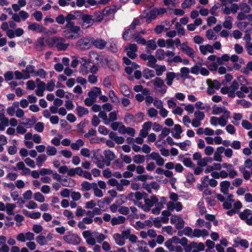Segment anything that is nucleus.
<instances>
[{
	"instance_id": "obj_37",
	"label": "nucleus",
	"mask_w": 252,
	"mask_h": 252,
	"mask_svg": "<svg viewBox=\"0 0 252 252\" xmlns=\"http://www.w3.org/2000/svg\"><path fill=\"white\" fill-rule=\"evenodd\" d=\"M156 74L158 76H161L163 72L166 70L165 66L156 64Z\"/></svg>"
},
{
	"instance_id": "obj_39",
	"label": "nucleus",
	"mask_w": 252,
	"mask_h": 252,
	"mask_svg": "<svg viewBox=\"0 0 252 252\" xmlns=\"http://www.w3.org/2000/svg\"><path fill=\"white\" fill-rule=\"evenodd\" d=\"M175 28L177 30V33L179 35L182 36L184 35L185 34V29L182 27L181 25L178 23L177 22L175 24Z\"/></svg>"
},
{
	"instance_id": "obj_57",
	"label": "nucleus",
	"mask_w": 252,
	"mask_h": 252,
	"mask_svg": "<svg viewBox=\"0 0 252 252\" xmlns=\"http://www.w3.org/2000/svg\"><path fill=\"white\" fill-rule=\"evenodd\" d=\"M55 80L54 79H51L50 81L47 84L46 90L50 92L53 91L55 87Z\"/></svg>"
},
{
	"instance_id": "obj_15",
	"label": "nucleus",
	"mask_w": 252,
	"mask_h": 252,
	"mask_svg": "<svg viewBox=\"0 0 252 252\" xmlns=\"http://www.w3.org/2000/svg\"><path fill=\"white\" fill-rule=\"evenodd\" d=\"M126 218L125 217L120 216L118 217H113L111 220V223L112 225H116L120 224H123L125 222Z\"/></svg>"
},
{
	"instance_id": "obj_28",
	"label": "nucleus",
	"mask_w": 252,
	"mask_h": 252,
	"mask_svg": "<svg viewBox=\"0 0 252 252\" xmlns=\"http://www.w3.org/2000/svg\"><path fill=\"white\" fill-rule=\"evenodd\" d=\"M230 59V57L226 54H223L221 57H217V62L220 65L223 64V62H228Z\"/></svg>"
},
{
	"instance_id": "obj_48",
	"label": "nucleus",
	"mask_w": 252,
	"mask_h": 252,
	"mask_svg": "<svg viewBox=\"0 0 252 252\" xmlns=\"http://www.w3.org/2000/svg\"><path fill=\"white\" fill-rule=\"evenodd\" d=\"M187 182L190 185V186H192L193 183L195 181V177L191 173H189L186 177Z\"/></svg>"
},
{
	"instance_id": "obj_42",
	"label": "nucleus",
	"mask_w": 252,
	"mask_h": 252,
	"mask_svg": "<svg viewBox=\"0 0 252 252\" xmlns=\"http://www.w3.org/2000/svg\"><path fill=\"white\" fill-rule=\"evenodd\" d=\"M240 7L244 13H248L250 12L251 8L246 3L242 2L240 3Z\"/></svg>"
},
{
	"instance_id": "obj_50",
	"label": "nucleus",
	"mask_w": 252,
	"mask_h": 252,
	"mask_svg": "<svg viewBox=\"0 0 252 252\" xmlns=\"http://www.w3.org/2000/svg\"><path fill=\"white\" fill-rule=\"evenodd\" d=\"M183 162L184 165L188 167L194 168L195 166L190 158H185Z\"/></svg>"
},
{
	"instance_id": "obj_5",
	"label": "nucleus",
	"mask_w": 252,
	"mask_h": 252,
	"mask_svg": "<svg viewBox=\"0 0 252 252\" xmlns=\"http://www.w3.org/2000/svg\"><path fill=\"white\" fill-rule=\"evenodd\" d=\"M63 238L66 243L73 245H78L81 241L80 237L77 234L74 233L65 235Z\"/></svg>"
},
{
	"instance_id": "obj_21",
	"label": "nucleus",
	"mask_w": 252,
	"mask_h": 252,
	"mask_svg": "<svg viewBox=\"0 0 252 252\" xmlns=\"http://www.w3.org/2000/svg\"><path fill=\"white\" fill-rule=\"evenodd\" d=\"M252 215V211L251 210L246 209H245L242 212H241L239 216L240 218L243 220H246L248 218L249 215Z\"/></svg>"
},
{
	"instance_id": "obj_59",
	"label": "nucleus",
	"mask_w": 252,
	"mask_h": 252,
	"mask_svg": "<svg viewBox=\"0 0 252 252\" xmlns=\"http://www.w3.org/2000/svg\"><path fill=\"white\" fill-rule=\"evenodd\" d=\"M44 128V124L42 122H38L36 124L34 129L35 130L39 132H42Z\"/></svg>"
},
{
	"instance_id": "obj_1",
	"label": "nucleus",
	"mask_w": 252,
	"mask_h": 252,
	"mask_svg": "<svg viewBox=\"0 0 252 252\" xmlns=\"http://www.w3.org/2000/svg\"><path fill=\"white\" fill-rule=\"evenodd\" d=\"M63 29L62 35L66 39H76L82 36L83 34L80 27L75 24L65 25Z\"/></svg>"
},
{
	"instance_id": "obj_20",
	"label": "nucleus",
	"mask_w": 252,
	"mask_h": 252,
	"mask_svg": "<svg viewBox=\"0 0 252 252\" xmlns=\"http://www.w3.org/2000/svg\"><path fill=\"white\" fill-rule=\"evenodd\" d=\"M176 76L175 73L173 72H168L166 73V81L168 86H170L173 83V81Z\"/></svg>"
},
{
	"instance_id": "obj_56",
	"label": "nucleus",
	"mask_w": 252,
	"mask_h": 252,
	"mask_svg": "<svg viewBox=\"0 0 252 252\" xmlns=\"http://www.w3.org/2000/svg\"><path fill=\"white\" fill-rule=\"evenodd\" d=\"M46 75V72L43 68L39 69L34 74V76H39L42 78H45Z\"/></svg>"
},
{
	"instance_id": "obj_24",
	"label": "nucleus",
	"mask_w": 252,
	"mask_h": 252,
	"mask_svg": "<svg viewBox=\"0 0 252 252\" xmlns=\"http://www.w3.org/2000/svg\"><path fill=\"white\" fill-rule=\"evenodd\" d=\"M155 76V72L153 70L147 68L143 71V77L147 80L153 78Z\"/></svg>"
},
{
	"instance_id": "obj_32",
	"label": "nucleus",
	"mask_w": 252,
	"mask_h": 252,
	"mask_svg": "<svg viewBox=\"0 0 252 252\" xmlns=\"http://www.w3.org/2000/svg\"><path fill=\"white\" fill-rule=\"evenodd\" d=\"M202 66L201 63H198L192 66L190 72L192 74L198 75L199 73L200 67Z\"/></svg>"
},
{
	"instance_id": "obj_2",
	"label": "nucleus",
	"mask_w": 252,
	"mask_h": 252,
	"mask_svg": "<svg viewBox=\"0 0 252 252\" xmlns=\"http://www.w3.org/2000/svg\"><path fill=\"white\" fill-rule=\"evenodd\" d=\"M76 47L81 50H86L92 47V37H83L78 40Z\"/></svg>"
},
{
	"instance_id": "obj_34",
	"label": "nucleus",
	"mask_w": 252,
	"mask_h": 252,
	"mask_svg": "<svg viewBox=\"0 0 252 252\" xmlns=\"http://www.w3.org/2000/svg\"><path fill=\"white\" fill-rule=\"evenodd\" d=\"M181 74L180 76L184 78H189V69L188 67H183L180 69Z\"/></svg>"
},
{
	"instance_id": "obj_10",
	"label": "nucleus",
	"mask_w": 252,
	"mask_h": 252,
	"mask_svg": "<svg viewBox=\"0 0 252 252\" xmlns=\"http://www.w3.org/2000/svg\"><path fill=\"white\" fill-rule=\"evenodd\" d=\"M235 244L233 245L234 247H237L238 245H240L242 247L247 249L249 247V242L246 239H241L240 237H237L234 240Z\"/></svg>"
},
{
	"instance_id": "obj_33",
	"label": "nucleus",
	"mask_w": 252,
	"mask_h": 252,
	"mask_svg": "<svg viewBox=\"0 0 252 252\" xmlns=\"http://www.w3.org/2000/svg\"><path fill=\"white\" fill-rule=\"evenodd\" d=\"M195 3V0H184L181 4V7L183 9L189 8L192 5Z\"/></svg>"
},
{
	"instance_id": "obj_6",
	"label": "nucleus",
	"mask_w": 252,
	"mask_h": 252,
	"mask_svg": "<svg viewBox=\"0 0 252 252\" xmlns=\"http://www.w3.org/2000/svg\"><path fill=\"white\" fill-rule=\"evenodd\" d=\"M180 239L177 236H173L171 239H168L165 241L164 243L165 246L167 248V249L170 252H173L174 250V247L173 246L172 244H180Z\"/></svg>"
},
{
	"instance_id": "obj_14",
	"label": "nucleus",
	"mask_w": 252,
	"mask_h": 252,
	"mask_svg": "<svg viewBox=\"0 0 252 252\" xmlns=\"http://www.w3.org/2000/svg\"><path fill=\"white\" fill-rule=\"evenodd\" d=\"M117 11V6L115 5H113L111 6H106L103 10V14L105 16H108L112 13H115Z\"/></svg>"
},
{
	"instance_id": "obj_9",
	"label": "nucleus",
	"mask_w": 252,
	"mask_h": 252,
	"mask_svg": "<svg viewBox=\"0 0 252 252\" xmlns=\"http://www.w3.org/2000/svg\"><path fill=\"white\" fill-rule=\"evenodd\" d=\"M120 90L121 93L126 96L129 98L133 97V93L130 90L128 86L125 84H120Z\"/></svg>"
},
{
	"instance_id": "obj_11",
	"label": "nucleus",
	"mask_w": 252,
	"mask_h": 252,
	"mask_svg": "<svg viewBox=\"0 0 252 252\" xmlns=\"http://www.w3.org/2000/svg\"><path fill=\"white\" fill-rule=\"evenodd\" d=\"M81 19L83 21L84 24L86 23L88 26L86 28L92 26L94 23V20L92 18V16L90 15L84 14L81 16ZM84 26V24L82 25V27Z\"/></svg>"
},
{
	"instance_id": "obj_58",
	"label": "nucleus",
	"mask_w": 252,
	"mask_h": 252,
	"mask_svg": "<svg viewBox=\"0 0 252 252\" xmlns=\"http://www.w3.org/2000/svg\"><path fill=\"white\" fill-rule=\"evenodd\" d=\"M32 16L37 21H41L42 19V13L40 11H35L33 14Z\"/></svg>"
},
{
	"instance_id": "obj_29",
	"label": "nucleus",
	"mask_w": 252,
	"mask_h": 252,
	"mask_svg": "<svg viewBox=\"0 0 252 252\" xmlns=\"http://www.w3.org/2000/svg\"><path fill=\"white\" fill-rule=\"evenodd\" d=\"M212 159L210 158L205 157L203 159H200L197 162V165L201 167H204L207 165L208 162H211Z\"/></svg>"
},
{
	"instance_id": "obj_23",
	"label": "nucleus",
	"mask_w": 252,
	"mask_h": 252,
	"mask_svg": "<svg viewBox=\"0 0 252 252\" xmlns=\"http://www.w3.org/2000/svg\"><path fill=\"white\" fill-rule=\"evenodd\" d=\"M105 159H109V160H113L116 158V156L114 153L110 150H105L103 152Z\"/></svg>"
},
{
	"instance_id": "obj_4",
	"label": "nucleus",
	"mask_w": 252,
	"mask_h": 252,
	"mask_svg": "<svg viewBox=\"0 0 252 252\" xmlns=\"http://www.w3.org/2000/svg\"><path fill=\"white\" fill-rule=\"evenodd\" d=\"M141 19H146V22L147 24L151 23L153 20L156 19V14L153 9H145L143 11L140 16Z\"/></svg>"
},
{
	"instance_id": "obj_60",
	"label": "nucleus",
	"mask_w": 252,
	"mask_h": 252,
	"mask_svg": "<svg viewBox=\"0 0 252 252\" xmlns=\"http://www.w3.org/2000/svg\"><path fill=\"white\" fill-rule=\"evenodd\" d=\"M56 22L60 25H63L64 23L65 20V17L63 14H60L56 17L55 19Z\"/></svg>"
},
{
	"instance_id": "obj_27",
	"label": "nucleus",
	"mask_w": 252,
	"mask_h": 252,
	"mask_svg": "<svg viewBox=\"0 0 252 252\" xmlns=\"http://www.w3.org/2000/svg\"><path fill=\"white\" fill-rule=\"evenodd\" d=\"M16 207V204L14 203H7L6 205V213L8 215H14L13 210Z\"/></svg>"
},
{
	"instance_id": "obj_55",
	"label": "nucleus",
	"mask_w": 252,
	"mask_h": 252,
	"mask_svg": "<svg viewBox=\"0 0 252 252\" xmlns=\"http://www.w3.org/2000/svg\"><path fill=\"white\" fill-rule=\"evenodd\" d=\"M154 85L158 88H160L164 85V82L161 78L157 77L154 81Z\"/></svg>"
},
{
	"instance_id": "obj_53",
	"label": "nucleus",
	"mask_w": 252,
	"mask_h": 252,
	"mask_svg": "<svg viewBox=\"0 0 252 252\" xmlns=\"http://www.w3.org/2000/svg\"><path fill=\"white\" fill-rule=\"evenodd\" d=\"M82 190L84 191H88L92 189L91 184L88 181H84L81 185Z\"/></svg>"
},
{
	"instance_id": "obj_47",
	"label": "nucleus",
	"mask_w": 252,
	"mask_h": 252,
	"mask_svg": "<svg viewBox=\"0 0 252 252\" xmlns=\"http://www.w3.org/2000/svg\"><path fill=\"white\" fill-rule=\"evenodd\" d=\"M197 246V243L195 242H192L189 245H186L184 247L185 252H190L191 249L196 248Z\"/></svg>"
},
{
	"instance_id": "obj_63",
	"label": "nucleus",
	"mask_w": 252,
	"mask_h": 252,
	"mask_svg": "<svg viewBox=\"0 0 252 252\" xmlns=\"http://www.w3.org/2000/svg\"><path fill=\"white\" fill-rule=\"evenodd\" d=\"M147 195L145 192L141 193L140 191H136L134 193V196L138 201L141 200L144 196L146 197Z\"/></svg>"
},
{
	"instance_id": "obj_16",
	"label": "nucleus",
	"mask_w": 252,
	"mask_h": 252,
	"mask_svg": "<svg viewBox=\"0 0 252 252\" xmlns=\"http://www.w3.org/2000/svg\"><path fill=\"white\" fill-rule=\"evenodd\" d=\"M59 40H63V37L53 36L49 38L47 41L46 43L50 47H56L57 43Z\"/></svg>"
},
{
	"instance_id": "obj_13",
	"label": "nucleus",
	"mask_w": 252,
	"mask_h": 252,
	"mask_svg": "<svg viewBox=\"0 0 252 252\" xmlns=\"http://www.w3.org/2000/svg\"><path fill=\"white\" fill-rule=\"evenodd\" d=\"M63 40H59L57 43L56 48L58 51H65L69 46L68 43H64L65 39L63 37Z\"/></svg>"
},
{
	"instance_id": "obj_35",
	"label": "nucleus",
	"mask_w": 252,
	"mask_h": 252,
	"mask_svg": "<svg viewBox=\"0 0 252 252\" xmlns=\"http://www.w3.org/2000/svg\"><path fill=\"white\" fill-rule=\"evenodd\" d=\"M109 96L111 99V100L113 103H119L120 101L118 96L116 95L115 92L113 90H110L109 92Z\"/></svg>"
},
{
	"instance_id": "obj_44",
	"label": "nucleus",
	"mask_w": 252,
	"mask_h": 252,
	"mask_svg": "<svg viewBox=\"0 0 252 252\" xmlns=\"http://www.w3.org/2000/svg\"><path fill=\"white\" fill-rule=\"evenodd\" d=\"M187 50L185 49H182V51L185 53L186 54H187L188 56H189L190 58H193L194 57V54L195 53L193 49L190 47H187Z\"/></svg>"
},
{
	"instance_id": "obj_43",
	"label": "nucleus",
	"mask_w": 252,
	"mask_h": 252,
	"mask_svg": "<svg viewBox=\"0 0 252 252\" xmlns=\"http://www.w3.org/2000/svg\"><path fill=\"white\" fill-rule=\"evenodd\" d=\"M190 144V141L187 140L185 142H181V143H177L176 144L177 146H178L183 151H187L188 149L187 148V146H189Z\"/></svg>"
},
{
	"instance_id": "obj_12",
	"label": "nucleus",
	"mask_w": 252,
	"mask_h": 252,
	"mask_svg": "<svg viewBox=\"0 0 252 252\" xmlns=\"http://www.w3.org/2000/svg\"><path fill=\"white\" fill-rule=\"evenodd\" d=\"M230 186V182L228 181H223L221 182L220 183V191L224 194H227Z\"/></svg>"
},
{
	"instance_id": "obj_49",
	"label": "nucleus",
	"mask_w": 252,
	"mask_h": 252,
	"mask_svg": "<svg viewBox=\"0 0 252 252\" xmlns=\"http://www.w3.org/2000/svg\"><path fill=\"white\" fill-rule=\"evenodd\" d=\"M194 118L198 120L199 121L203 120L205 118V114L204 112L200 111H196L194 113Z\"/></svg>"
},
{
	"instance_id": "obj_62",
	"label": "nucleus",
	"mask_w": 252,
	"mask_h": 252,
	"mask_svg": "<svg viewBox=\"0 0 252 252\" xmlns=\"http://www.w3.org/2000/svg\"><path fill=\"white\" fill-rule=\"evenodd\" d=\"M185 225V221L182 218H179L177 223L175 224V227L178 230L182 229Z\"/></svg>"
},
{
	"instance_id": "obj_19",
	"label": "nucleus",
	"mask_w": 252,
	"mask_h": 252,
	"mask_svg": "<svg viewBox=\"0 0 252 252\" xmlns=\"http://www.w3.org/2000/svg\"><path fill=\"white\" fill-rule=\"evenodd\" d=\"M94 18L93 19L94 22H97L100 23L101 22L104 18V16H105L104 14H103V12H101L100 11H96L94 13Z\"/></svg>"
},
{
	"instance_id": "obj_38",
	"label": "nucleus",
	"mask_w": 252,
	"mask_h": 252,
	"mask_svg": "<svg viewBox=\"0 0 252 252\" xmlns=\"http://www.w3.org/2000/svg\"><path fill=\"white\" fill-rule=\"evenodd\" d=\"M148 62L147 65L152 68H155L156 65H155L157 63V59L152 55H150V57L148 59Z\"/></svg>"
},
{
	"instance_id": "obj_22",
	"label": "nucleus",
	"mask_w": 252,
	"mask_h": 252,
	"mask_svg": "<svg viewBox=\"0 0 252 252\" xmlns=\"http://www.w3.org/2000/svg\"><path fill=\"white\" fill-rule=\"evenodd\" d=\"M233 20L231 16H228L225 17V20L223 23V27L229 30L231 29L232 27V22Z\"/></svg>"
},
{
	"instance_id": "obj_8",
	"label": "nucleus",
	"mask_w": 252,
	"mask_h": 252,
	"mask_svg": "<svg viewBox=\"0 0 252 252\" xmlns=\"http://www.w3.org/2000/svg\"><path fill=\"white\" fill-rule=\"evenodd\" d=\"M28 28L29 30L39 33L45 32L46 30V29L44 27L36 23H32L29 25Z\"/></svg>"
},
{
	"instance_id": "obj_46",
	"label": "nucleus",
	"mask_w": 252,
	"mask_h": 252,
	"mask_svg": "<svg viewBox=\"0 0 252 252\" xmlns=\"http://www.w3.org/2000/svg\"><path fill=\"white\" fill-rule=\"evenodd\" d=\"M34 199L40 203L43 202L45 201L44 196L39 192H37L34 193Z\"/></svg>"
},
{
	"instance_id": "obj_54",
	"label": "nucleus",
	"mask_w": 252,
	"mask_h": 252,
	"mask_svg": "<svg viewBox=\"0 0 252 252\" xmlns=\"http://www.w3.org/2000/svg\"><path fill=\"white\" fill-rule=\"evenodd\" d=\"M206 82L208 85V87L207 90V94L209 95H212L214 94L215 93V91L214 90V88L211 87V85H210V83H212V80L210 79H208L207 80Z\"/></svg>"
},
{
	"instance_id": "obj_52",
	"label": "nucleus",
	"mask_w": 252,
	"mask_h": 252,
	"mask_svg": "<svg viewBox=\"0 0 252 252\" xmlns=\"http://www.w3.org/2000/svg\"><path fill=\"white\" fill-rule=\"evenodd\" d=\"M57 153V149L55 147L48 146L47 147V154L48 156H54Z\"/></svg>"
},
{
	"instance_id": "obj_31",
	"label": "nucleus",
	"mask_w": 252,
	"mask_h": 252,
	"mask_svg": "<svg viewBox=\"0 0 252 252\" xmlns=\"http://www.w3.org/2000/svg\"><path fill=\"white\" fill-rule=\"evenodd\" d=\"M133 160L136 164H141L145 161V157L143 155H136L133 157Z\"/></svg>"
},
{
	"instance_id": "obj_41",
	"label": "nucleus",
	"mask_w": 252,
	"mask_h": 252,
	"mask_svg": "<svg viewBox=\"0 0 252 252\" xmlns=\"http://www.w3.org/2000/svg\"><path fill=\"white\" fill-rule=\"evenodd\" d=\"M36 242L40 246H43L47 244V241L46 240V238L43 235H38L36 238Z\"/></svg>"
},
{
	"instance_id": "obj_17",
	"label": "nucleus",
	"mask_w": 252,
	"mask_h": 252,
	"mask_svg": "<svg viewBox=\"0 0 252 252\" xmlns=\"http://www.w3.org/2000/svg\"><path fill=\"white\" fill-rule=\"evenodd\" d=\"M34 66L33 65H28L26 66V69L23 70L22 72L25 74V79H28L30 77V73L34 72Z\"/></svg>"
},
{
	"instance_id": "obj_18",
	"label": "nucleus",
	"mask_w": 252,
	"mask_h": 252,
	"mask_svg": "<svg viewBox=\"0 0 252 252\" xmlns=\"http://www.w3.org/2000/svg\"><path fill=\"white\" fill-rule=\"evenodd\" d=\"M77 115L79 117H82L85 115L89 114V110L87 108L78 105L76 108Z\"/></svg>"
},
{
	"instance_id": "obj_30",
	"label": "nucleus",
	"mask_w": 252,
	"mask_h": 252,
	"mask_svg": "<svg viewBox=\"0 0 252 252\" xmlns=\"http://www.w3.org/2000/svg\"><path fill=\"white\" fill-rule=\"evenodd\" d=\"M65 17L66 22L65 25L75 24L74 22L72 21V20H75V15L71 13H69Z\"/></svg>"
},
{
	"instance_id": "obj_3",
	"label": "nucleus",
	"mask_w": 252,
	"mask_h": 252,
	"mask_svg": "<svg viewBox=\"0 0 252 252\" xmlns=\"http://www.w3.org/2000/svg\"><path fill=\"white\" fill-rule=\"evenodd\" d=\"M130 229L123 231L122 234L115 233L113 235V238L115 243L119 246H122L125 244V240L128 239L130 233Z\"/></svg>"
},
{
	"instance_id": "obj_40",
	"label": "nucleus",
	"mask_w": 252,
	"mask_h": 252,
	"mask_svg": "<svg viewBox=\"0 0 252 252\" xmlns=\"http://www.w3.org/2000/svg\"><path fill=\"white\" fill-rule=\"evenodd\" d=\"M47 159V157L45 154H42L36 158V164L38 166H41L43 164V162H44Z\"/></svg>"
},
{
	"instance_id": "obj_26",
	"label": "nucleus",
	"mask_w": 252,
	"mask_h": 252,
	"mask_svg": "<svg viewBox=\"0 0 252 252\" xmlns=\"http://www.w3.org/2000/svg\"><path fill=\"white\" fill-rule=\"evenodd\" d=\"M89 123V121L86 119L82 121L79 124L77 125L78 127V132L80 133H84L85 132L84 128Z\"/></svg>"
},
{
	"instance_id": "obj_61",
	"label": "nucleus",
	"mask_w": 252,
	"mask_h": 252,
	"mask_svg": "<svg viewBox=\"0 0 252 252\" xmlns=\"http://www.w3.org/2000/svg\"><path fill=\"white\" fill-rule=\"evenodd\" d=\"M158 111L153 107L150 108L148 110V114L150 117L153 118L157 116Z\"/></svg>"
},
{
	"instance_id": "obj_25",
	"label": "nucleus",
	"mask_w": 252,
	"mask_h": 252,
	"mask_svg": "<svg viewBox=\"0 0 252 252\" xmlns=\"http://www.w3.org/2000/svg\"><path fill=\"white\" fill-rule=\"evenodd\" d=\"M89 56L91 59L96 61L97 62H101L103 61V59L96 52L94 51H91L89 52Z\"/></svg>"
},
{
	"instance_id": "obj_45",
	"label": "nucleus",
	"mask_w": 252,
	"mask_h": 252,
	"mask_svg": "<svg viewBox=\"0 0 252 252\" xmlns=\"http://www.w3.org/2000/svg\"><path fill=\"white\" fill-rule=\"evenodd\" d=\"M212 108V114L214 115H218L219 114L221 113L224 110V107H218L216 105H214Z\"/></svg>"
},
{
	"instance_id": "obj_7",
	"label": "nucleus",
	"mask_w": 252,
	"mask_h": 252,
	"mask_svg": "<svg viewBox=\"0 0 252 252\" xmlns=\"http://www.w3.org/2000/svg\"><path fill=\"white\" fill-rule=\"evenodd\" d=\"M107 42L104 40L100 38L95 39L93 37H92V47L94 46L96 48L100 50L103 49Z\"/></svg>"
},
{
	"instance_id": "obj_51",
	"label": "nucleus",
	"mask_w": 252,
	"mask_h": 252,
	"mask_svg": "<svg viewBox=\"0 0 252 252\" xmlns=\"http://www.w3.org/2000/svg\"><path fill=\"white\" fill-rule=\"evenodd\" d=\"M165 55V54L164 50L161 49H159L156 51V56L158 60H163Z\"/></svg>"
},
{
	"instance_id": "obj_64",
	"label": "nucleus",
	"mask_w": 252,
	"mask_h": 252,
	"mask_svg": "<svg viewBox=\"0 0 252 252\" xmlns=\"http://www.w3.org/2000/svg\"><path fill=\"white\" fill-rule=\"evenodd\" d=\"M98 132L103 135H107L109 133V130L104 126H99L98 128Z\"/></svg>"
},
{
	"instance_id": "obj_36",
	"label": "nucleus",
	"mask_w": 252,
	"mask_h": 252,
	"mask_svg": "<svg viewBox=\"0 0 252 252\" xmlns=\"http://www.w3.org/2000/svg\"><path fill=\"white\" fill-rule=\"evenodd\" d=\"M133 36V38H134L135 41L137 43L141 44L143 45L146 44V41L145 39L143 37H142V36H141L137 34H134Z\"/></svg>"
}]
</instances>
